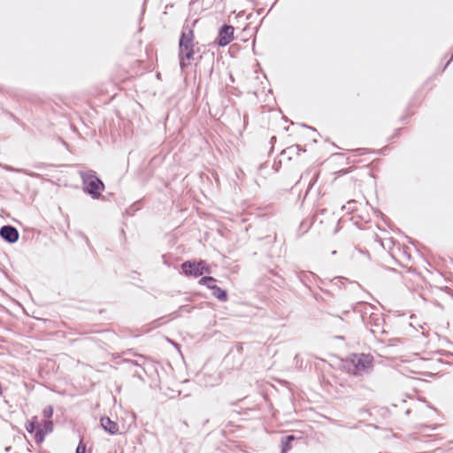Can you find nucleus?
<instances>
[{
  "mask_svg": "<svg viewBox=\"0 0 453 453\" xmlns=\"http://www.w3.org/2000/svg\"><path fill=\"white\" fill-rule=\"evenodd\" d=\"M373 357L369 354H353L345 363V367L349 373L360 376L369 373L372 369Z\"/></svg>",
  "mask_w": 453,
  "mask_h": 453,
  "instance_id": "obj_1",
  "label": "nucleus"
},
{
  "mask_svg": "<svg viewBox=\"0 0 453 453\" xmlns=\"http://www.w3.org/2000/svg\"><path fill=\"white\" fill-rule=\"evenodd\" d=\"M194 34L192 30L183 32L181 34L179 42V58L180 66L181 70H184L188 65L191 64L194 57V44H193Z\"/></svg>",
  "mask_w": 453,
  "mask_h": 453,
  "instance_id": "obj_2",
  "label": "nucleus"
},
{
  "mask_svg": "<svg viewBox=\"0 0 453 453\" xmlns=\"http://www.w3.org/2000/svg\"><path fill=\"white\" fill-rule=\"evenodd\" d=\"M80 174L84 192L90 195L93 198H99L101 193L104 190V184L96 176V173L90 170L81 172Z\"/></svg>",
  "mask_w": 453,
  "mask_h": 453,
  "instance_id": "obj_3",
  "label": "nucleus"
},
{
  "mask_svg": "<svg viewBox=\"0 0 453 453\" xmlns=\"http://www.w3.org/2000/svg\"><path fill=\"white\" fill-rule=\"evenodd\" d=\"M374 306L367 303H358L355 307V311L360 312L363 322L372 326V333L380 329L384 322L381 314L374 312Z\"/></svg>",
  "mask_w": 453,
  "mask_h": 453,
  "instance_id": "obj_4",
  "label": "nucleus"
},
{
  "mask_svg": "<svg viewBox=\"0 0 453 453\" xmlns=\"http://www.w3.org/2000/svg\"><path fill=\"white\" fill-rule=\"evenodd\" d=\"M181 268L186 275L199 277L203 273H210L211 270L207 264L201 260L198 263L186 261L181 265Z\"/></svg>",
  "mask_w": 453,
  "mask_h": 453,
  "instance_id": "obj_5",
  "label": "nucleus"
},
{
  "mask_svg": "<svg viewBox=\"0 0 453 453\" xmlns=\"http://www.w3.org/2000/svg\"><path fill=\"white\" fill-rule=\"evenodd\" d=\"M234 27L233 26L226 24L223 25L219 29L217 43L221 47L228 45L234 38Z\"/></svg>",
  "mask_w": 453,
  "mask_h": 453,
  "instance_id": "obj_6",
  "label": "nucleus"
},
{
  "mask_svg": "<svg viewBox=\"0 0 453 453\" xmlns=\"http://www.w3.org/2000/svg\"><path fill=\"white\" fill-rule=\"evenodd\" d=\"M0 236L9 243H14L19 240V234L12 226H4L0 229Z\"/></svg>",
  "mask_w": 453,
  "mask_h": 453,
  "instance_id": "obj_7",
  "label": "nucleus"
},
{
  "mask_svg": "<svg viewBox=\"0 0 453 453\" xmlns=\"http://www.w3.org/2000/svg\"><path fill=\"white\" fill-rule=\"evenodd\" d=\"M100 424L103 429L111 434H116L119 432V425L109 417H102Z\"/></svg>",
  "mask_w": 453,
  "mask_h": 453,
  "instance_id": "obj_8",
  "label": "nucleus"
},
{
  "mask_svg": "<svg viewBox=\"0 0 453 453\" xmlns=\"http://www.w3.org/2000/svg\"><path fill=\"white\" fill-rule=\"evenodd\" d=\"M295 440L294 435L283 436L280 441L281 453H287L291 446L290 443Z\"/></svg>",
  "mask_w": 453,
  "mask_h": 453,
  "instance_id": "obj_9",
  "label": "nucleus"
},
{
  "mask_svg": "<svg viewBox=\"0 0 453 453\" xmlns=\"http://www.w3.org/2000/svg\"><path fill=\"white\" fill-rule=\"evenodd\" d=\"M216 279L211 276H204L200 279L199 284L206 286L208 288L213 290L215 288L216 285Z\"/></svg>",
  "mask_w": 453,
  "mask_h": 453,
  "instance_id": "obj_10",
  "label": "nucleus"
},
{
  "mask_svg": "<svg viewBox=\"0 0 453 453\" xmlns=\"http://www.w3.org/2000/svg\"><path fill=\"white\" fill-rule=\"evenodd\" d=\"M212 295L221 302H226L227 300L226 292L221 288H219L218 286H216L215 288L212 290Z\"/></svg>",
  "mask_w": 453,
  "mask_h": 453,
  "instance_id": "obj_11",
  "label": "nucleus"
},
{
  "mask_svg": "<svg viewBox=\"0 0 453 453\" xmlns=\"http://www.w3.org/2000/svg\"><path fill=\"white\" fill-rule=\"evenodd\" d=\"M37 427L36 417H34L26 426V429L28 433L32 434Z\"/></svg>",
  "mask_w": 453,
  "mask_h": 453,
  "instance_id": "obj_12",
  "label": "nucleus"
},
{
  "mask_svg": "<svg viewBox=\"0 0 453 453\" xmlns=\"http://www.w3.org/2000/svg\"><path fill=\"white\" fill-rule=\"evenodd\" d=\"M47 434L43 431V429L38 428L35 434V439L37 443H42L44 441L45 435Z\"/></svg>",
  "mask_w": 453,
  "mask_h": 453,
  "instance_id": "obj_13",
  "label": "nucleus"
},
{
  "mask_svg": "<svg viewBox=\"0 0 453 453\" xmlns=\"http://www.w3.org/2000/svg\"><path fill=\"white\" fill-rule=\"evenodd\" d=\"M43 431L46 433V434H49V433H51L52 429H53V423L52 421L50 420H44L43 423H42V428Z\"/></svg>",
  "mask_w": 453,
  "mask_h": 453,
  "instance_id": "obj_14",
  "label": "nucleus"
},
{
  "mask_svg": "<svg viewBox=\"0 0 453 453\" xmlns=\"http://www.w3.org/2000/svg\"><path fill=\"white\" fill-rule=\"evenodd\" d=\"M52 414H53V409H52V407H51V406H48V407H46V408L43 410V411H42V415H43V417H44L45 418H47V419H48V418H51Z\"/></svg>",
  "mask_w": 453,
  "mask_h": 453,
  "instance_id": "obj_15",
  "label": "nucleus"
},
{
  "mask_svg": "<svg viewBox=\"0 0 453 453\" xmlns=\"http://www.w3.org/2000/svg\"><path fill=\"white\" fill-rule=\"evenodd\" d=\"M86 451V446L82 444V442H80L78 445L75 453H85Z\"/></svg>",
  "mask_w": 453,
  "mask_h": 453,
  "instance_id": "obj_16",
  "label": "nucleus"
},
{
  "mask_svg": "<svg viewBox=\"0 0 453 453\" xmlns=\"http://www.w3.org/2000/svg\"><path fill=\"white\" fill-rule=\"evenodd\" d=\"M180 310H181V311H188V312H189V311H190V310H191V308H190V307H188V306H181V307H180Z\"/></svg>",
  "mask_w": 453,
  "mask_h": 453,
  "instance_id": "obj_17",
  "label": "nucleus"
},
{
  "mask_svg": "<svg viewBox=\"0 0 453 453\" xmlns=\"http://www.w3.org/2000/svg\"><path fill=\"white\" fill-rule=\"evenodd\" d=\"M387 244H388V249H390L391 245L393 244L392 240H391V239H389V240L387 242Z\"/></svg>",
  "mask_w": 453,
  "mask_h": 453,
  "instance_id": "obj_18",
  "label": "nucleus"
},
{
  "mask_svg": "<svg viewBox=\"0 0 453 453\" xmlns=\"http://www.w3.org/2000/svg\"><path fill=\"white\" fill-rule=\"evenodd\" d=\"M131 363L135 365H141L137 360L132 361Z\"/></svg>",
  "mask_w": 453,
  "mask_h": 453,
  "instance_id": "obj_19",
  "label": "nucleus"
}]
</instances>
